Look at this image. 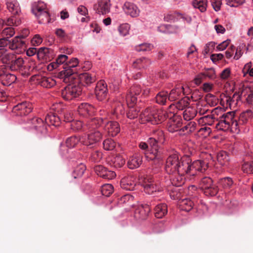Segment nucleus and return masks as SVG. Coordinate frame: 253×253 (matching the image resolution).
I'll use <instances>...</instances> for the list:
<instances>
[{
  "instance_id": "obj_56",
  "label": "nucleus",
  "mask_w": 253,
  "mask_h": 253,
  "mask_svg": "<svg viewBox=\"0 0 253 253\" xmlns=\"http://www.w3.org/2000/svg\"><path fill=\"white\" fill-rule=\"evenodd\" d=\"M102 154L101 152L96 150L93 151L89 157V160L92 162H98L101 159Z\"/></svg>"
},
{
  "instance_id": "obj_19",
  "label": "nucleus",
  "mask_w": 253,
  "mask_h": 253,
  "mask_svg": "<svg viewBox=\"0 0 253 253\" xmlns=\"http://www.w3.org/2000/svg\"><path fill=\"white\" fill-rule=\"evenodd\" d=\"M78 64V59L75 58L71 59L69 62H67L66 64L63 65V68L64 70L62 71V72H63L65 77L64 80L66 78L71 77L76 72L72 68L76 67Z\"/></svg>"
},
{
  "instance_id": "obj_22",
  "label": "nucleus",
  "mask_w": 253,
  "mask_h": 253,
  "mask_svg": "<svg viewBox=\"0 0 253 253\" xmlns=\"http://www.w3.org/2000/svg\"><path fill=\"white\" fill-rule=\"evenodd\" d=\"M104 129L109 135L115 136L120 131V125L115 121L105 122Z\"/></svg>"
},
{
  "instance_id": "obj_55",
  "label": "nucleus",
  "mask_w": 253,
  "mask_h": 253,
  "mask_svg": "<svg viewBox=\"0 0 253 253\" xmlns=\"http://www.w3.org/2000/svg\"><path fill=\"white\" fill-rule=\"evenodd\" d=\"M242 170L247 173H253V161L245 162L242 165Z\"/></svg>"
},
{
  "instance_id": "obj_43",
  "label": "nucleus",
  "mask_w": 253,
  "mask_h": 253,
  "mask_svg": "<svg viewBox=\"0 0 253 253\" xmlns=\"http://www.w3.org/2000/svg\"><path fill=\"white\" fill-rule=\"evenodd\" d=\"M218 183L224 189H229L233 185V181L230 177H226L220 179L218 181Z\"/></svg>"
},
{
  "instance_id": "obj_8",
  "label": "nucleus",
  "mask_w": 253,
  "mask_h": 253,
  "mask_svg": "<svg viewBox=\"0 0 253 253\" xmlns=\"http://www.w3.org/2000/svg\"><path fill=\"white\" fill-rule=\"evenodd\" d=\"M102 134L98 130H89L86 135L81 136V143L93 148L100 141Z\"/></svg>"
},
{
  "instance_id": "obj_18",
  "label": "nucleus",
  "mask_w": 253,
  "mask_h": 253,
  "mask_svg": "<svg viewBox=\"0 0 253 253\" xmlns=\"http://www.w3.org/2000/svg\"><path fill=\"white\" fill-rule=\"evenodd\" d=\"M111 5L110 0H97L94 9L98 14H106L110 12Z\"/></svg>"
},
{
  "instance_id": "obj_32",
  "label": "nucleus",
  "mask_w": 253,
  "mask_h": 253,
  "mask_svg": "<svg viewBox=\"0 0 253 253\" xmlns=\"http://www.w3.org/2000/svg\"><path fill=\"white\" fill-rule=\"evenodd\" d=\"M171 175L170 180L172 185L179 187L182 186L185 182V174H179L178 173L169 174Z\"/></svg>"
},
{
  "instance_id": "obj_20",
  "label": "nucleus",
  "mask_w": 253,
  "mask_h": 253,
  "mask_svg": "<svg viewBox=\"0 0 253 253\" xmlns=\"http://www.w3.org/2000/svg\"><path fill=\"white\" fill-rule=\"evenodd\" d=\"M96 173L105 179H112L116 176V173L112 170H108L102 165H97L94 167Z\"/></svg>"
},
{
  "instance_id": "obj_4",
  "label": "nucleus",
  "mask_w": 253,
  "mask_h": 253,
  "mask_svg": "<svg viewBox=\"0 0 253 253\" xmlns=\"http://www.w3.org/2000/svg\"><path fill=\"white\" fill-rule=\"evenodd\" d=\"M5 64L11 71L18 72L21 75L27 74L26 68L24 65V61L22 58H16L14 55L10 54L8 56L7 62Z\"/></svg>"
},
{
  "instance_id": "obj_30",
  "label": "nucleus",
  "mask_w": 253,
  "mask_h": 253,
  "mask_svg": "<svg viewBox=\"0 0 253 253\" xmlns=\"http://www.w3.org/2000/svg\"><path fill=\"white\" fill-rule=\"evenodd\" d=\"M252 115V111L250 110H248L242 113L239 117H236V118H237L238 129H239L242 126L245 124Z\"/></svg>"
},
{
  "instance_id": "obj_51",
  "label": "nucleus",
  "mask_w": 253,
  "mask_h": 253,
  "mask_svg": "<svg viewBox=\"0 0 253 253\" xmlns=\"http://www.w3.org/2000/svg\"><path fill=\"white\" fill-rule=\"evenodd\" d=\"M189 99L187 97H184L181 100H179L176 103L175 107L179 110H183L187 107L189 105Z\"/></svg>"
},
{
  "instance_id": "obj_36",
  "label": "nucleus",
  "mask_w": 253,
  "mask_h": 253,
  "mask_svg": "<svg viewBox=\"0 0 253 253\" xmlns=\"http://www.w3.org/2000/svg\"><path fill=\"white\" fill-rule=\"evenodd\" d=\"M135 104H127L129 109L126 113V116L127 118L132 120L138 117V113L140 112V109L137 106H134Z\"/></svg>"
},
{
  "instance_id": "obj_34",
  "label": "nucleus",
  "mask_w": 253,
  "mask_h": 253,
  "mask_svg": "<svg viewBox=\"0 0 253 253\" xmlns=\"http://www.w3.org/2000/svg\"><path fill=\"white\" fill-rule=\"evenodd\" d=\"M135 186V182L132 180L130 177L124 178L121 180L122 187L127 190H133Z\"/></svg>"
},
{
  "instance_id": "obj_27",
  "label": "nucleus",
  "mask_w": 253,
  "mask_h": 253,
  "mask_svg": "<svg viewBox=\"0 0 253 253\" xmlns=\"http://www.w3.org/2000/svg\"><path fill=\"white\" fill-rule=\"evenodd\" d=\"M26 47V43L20 37H16L9 42V48L12 50L24 49Z\"/></svg>"
},
{
  "instance_id": "obj_58",
  "label": "nucleus",
  "mask_w": 253,
  "mask_h": 253,
  "mask_svg": "<svg viewBox=\"0 0 253 253\" xmlns=\"http://www.w3.org/2000/svg\"><path fill=\"white\" fill-rule=\"evenodd\" d=\"M206 78H208L212 80L215 78V72L213 68H206L205 69L204 71L203 72Z\"/></svg>"
},
{
  "instance_id": "obj_48",
  "label": "nucleus",
  "mask_w": 253,
  "mask_h": 253,
  "mask_svg": "<svg viewBox=\"0 0 253 253\" xmlns=\"http://www.w3.org/2000/svg\"><path fill=\"white\" fill-rule=\"evenodd\" d=\"M79 142L81 143V137L73 136L68 138L66 141V146L69 148L74 147Z\"/></svg>"
},
{
  "instance_id": "obj_10",
  "label": "nucleus",
  "mask_w": 253,
  "mask_h": 253,
  "mask_svg": "<svg viewBox=\"0 0 253 253\" xmlns=\"http://www.w3.org/2000/svg\"><path fill=\"white\" fill-rule=\"evenodd\" d=\"M145 155L148 161L156 168L160 166L163 158L162 149L159 146L156 148L150 149L148 153H145Z\"/></svg>"
},
{
  "instance_id": "obj_57",
  "label": "nucleus",
  "mask_w": 253,
  "mask_h": 253,
  "mask_svg": "<svg viewBox=\"0 0 253 253\" xmlns=\"http://www.w3.org/2000/svg\"><path fill=\"white\" fill-rule=\"evenodd\" d=\"M71 128L74 130H80L83 128L84 131L86 130V126H83V123L80 121H73L70 125Z\"/></svg>"
},
{
  "instance_id": "obj_9",
  "label": "nucleus",
  "mask_w": 253,
  "mask_h": 253,
  "mask_svg": "<svg viewBox=\"0 0 253 253\" xmlns=\"http://www.w3.org/2000/svg\"><path fill=\"white\" fill-rule=\"evenodd\" d=\"M33 13L40 19L39 22L42 23L44 20L48 21L49 14L46 10V5L42 1L34 2L32 6Z\"/></svg>"
},
{
  "instance_id": "obj_29",
  "label": "nucleus",
  "mask_w": 253,
  "mask_h": 253,
  "mask_svg": "<svg viewBox=\"0 0 253 253\" xmlns=\"http://www.w3.org/2000/svg\"><path fill=\"white\" fill-rule=\"evenodd\" d=\"M54 52L52 49L47 47H41L38 49V57L44 60H49L53 56Z\"/></svg>"
},
{
  "instance_id": "obj_31",
  "label": "nucleus",
  "mask_w": 253,
  "mask_h": 253,
  "mask_svg": "<svg viewBox=\"0 0 253 253\" xmlns=\"http://www.w3.org/2000/svg\"><path fill=\"white\" fill-rule=\"evenodd\" d=\"M21 23L20 18H17L16 17L11 16L8 18L5 22L3 19H0V30L2 29L5 26H17Z\"/></svg>"
},
{
  "instance_id": "obj_33",
  "label": "nucleus",
  "mask_w": 253,
  "mask_h": 253,
  "mask_svg": "<svg viewBox=\"0 0 253 253\" xmlns=\"http://www.w3.org/2000/svg\"><path fill=\"white\" fill-rule=\"evenodd\" d=\"M155 215L158 218L164 217L168 212V207L166 204L158 205L155 208Z\"/></svg>"
},
{
  "instance_id": "obj_64",
  "label": "nucleus",
  "mask_w": 253,
  "mask_h": 253,
  "mask_svg": "<svg viewBox=\"0 0 253 253\" xmlns=\"http://www.w3.org/2000/svg\"><path fill=\"white\" fill-rule=\"evenodd\" d=\"M42 42V38L39 35H35L31 40V43L34 46L39 45Z\"/></svg>"
},
{
  "instance_id": "obj_3",
  "label": "nucleus",
  "mask_w": 253,
  "mask_h": 253,
  "mask_svg": "<svg viewBox=\"0 0 253 253\" xmlns=\"http://www.w3.org/2000/svg\"><path fill=\"white\" fill-rule=\"evenodd\" d=\"M219 122L216 125L217 129L226 131L231 128L238 129L237 118L235 116L234 112H228L223 114L219 118Z\"/></svg>"
},
{
  "instance_id": "obj_2",
  "label": "nucleus",
  "mask_w": 253,
  "mask_h": 253,
  "mask_svg": "<svg viewBox=\"0 0 253 253\" xmlns=\"http://www.w3.org/2000/svg\"><path fill=\"white\" fill-rule=\"evenodd\" d=\"M168 117V113L166 111L148 107L140 114V120L142 124L151 123L154 125L162 123Z\"/></svg>"
},
{
  "instance_id": "obj_11",
  "label": "nucleus",
  "mask_w": 253,
  "mask_h": 253,
  "mask_svg": "<svg viewBox=\"0 0 253 253\" xmlns=\"http://www.w3.org/2000/svg\"><path fill=\"white\" fill-rule=\"evenodd\" d=\"M32 110V103L25 101L14 106L12 109V112L16 116L22 117L29 114Z\"/></svg>"
},
{
  "instance_id": "obj_26",
  "label": "nucleus",
  "mask_w": 253,
  "mask_h": 253,
  "mask_svg": "<svg viewBox=\"0 0 253 253\" xmlns=\"http://www.w3.org/2000/svg\"><path fill=\"white\" fill-rule=\"evenodd\" d=\"M182 93L184 94L186 93L183 86L179 85L175 87L169 93H168V100L173 101L178 99L180 97Z\"/></svg>"
},
{
  "instance_id": "obj_15",
  "label": "nucleus",
  "mask_w": 253,
  "mask_h": 253,
  "mask_svg": "<svg viewBox=\"0 0 253 253\" xmlns=\"http://www.w3.org/2000/svg\"><path fill=\"white\" fill-rule=\"evenodd\" d=\"M169 117L170 118L167 127L169 131L174 132L177 131H180V127L182 126V122L181 119L176 115H174L172 113L168 114Z\"/></svg>"
},
{
  "instance_id": "obj_12",
  "label": "nucleus",
  "mask_w": 253,
  "mask_h": 253,
  "mask_svg": "<svg viewBox=\"0 0 253 253\" xmlns=\"http://www.w3.org/2000/svg\"><path fill=\"white\" fill-rule=\"evenodd\" d=\"M142 185L144 191L148 194H153L162 191V188L157 185L153 178L150 176H147L144 178Z\"/></svg>"
},
{
  "instance_id": "obj_63",
  "label": "nucleus",
  "mask_w": 253,
  "mask_h": 253,
  "mask_svg": "<svg viewBox=\"0 0 253 253\" xmlns=\"http://www.w3.org/2000/svg\"><path fill=\"white\" fill-rule=\"evenodd\" d=\"M147 142L149 144V146L150 147V149L156 148L157 147H159V142L157 141L155 139L153 138L152 137L149 138L147 140Z\"/></svg>"
},
{
  "instance_id": "obj_37",
  "label": "nucleus",
  "mask_w": 253,
  "mask_h": 253,
  "mask_svg": "<svg viewBox=\"0 0 253 253\" xmlns=\"http://www.w3.org/2000/svg\"><path fill=\"white\" fill-rule=\"evenodd\" d=\"M16 80V75L10 73H6L3 75L0 79L2 84L5 86H9L14 83Z\"/></svg>"
},
{
  "instance_id": "obj_40",
  "label": "nucleus",
  "mask_w": 253,
  "mask_h": 253,
  "mask_svg": "<svg viewBox=\"0 0 253 253\" xmlns=\"http://www.w3.org/2000/svg\"><path fill=\"white\" fill-rule=\"evenodd\" d=\"M168 92L166 91H162L157 94L155 98L157 103L161 105H165L167 100H168Z\"/></svg>"
},
{
  "instance_id": "obj_25",
  "label": "nucleus",
  "mask_w": 253,
  "mask_h": 253,
  "mask_svg": "<svg viewBox=\"0 0 253 253\" xmlns=\"http://www.w3.org/2000/svg\"><path fill=\"white\" fill-rule=\"evenodd\" d=\"M142 163V156L138 154H135L130 157L127 162L128 167L130 169H134L138 168Z\"/></svg>"
},
{
  "instance_id": "obj_46",
  "label": "nucleus",
  "mask_w": 253,
  "mask_h": 253,
  "mask_svg": "<svg viewBox=\"0 0 253 253\" xmlns=\"http://www.w3.org/2000/svg\"><path fill=\"white\" fill-rule=\"evenodd\" d=\"M154 136L152 137L159 142L160 144H164L165 142V135L162 130H156L154 131Z\"/></svg>"
},
{
  "instance_id": "obj_23",
  "label": "nucleus",
  "mask_w": 253,
  "mask_h": 253,
  "mask_svg": "<svg viewBox=\"0 0 253 253\" xmlns=\"http://www.w3.org/2000/svg\"><path fill=\"white\" fill-rule=\"evenodd\" d=\"M123 9L124 12L131 16L132 17H136L139 14V10L138 7L133 3L126 1L123 6Z\"/></svg>"
},
{
  "instance_id": "obj_41",
  "label": "nucleus",
  "mask_w": 253,
  "mask_h": 253,
  "mask_svg": "<svg viewBox=\"0 0 253 253\" xmlns=\"http://www.w3.org/2000/svg\"><path fill=\"white\" fill-rule=\"evenodd\" d=\"M196 116V110L193 108L188 107L183 112V117L185 120L189 121Z\"/></svg>"
},
{
  "instance_id": "obj_24",
  "label": "nucleus",
  "mask_w": 253,
  "mask_h": 253,
  "mask_svg": "<svg viewBox=\"0 0 253 253\" xmlns=\"http://www.w3.org/2000/svg\"><path fill=\"white\" fill-rule=\"evenodd\" d=\"M7 8L10 12L14 15V17L18 18L16 16L21 12L19 4L16 0H6Z\"/></svg>"
},
{
  "instance_id": "obj_17",
  "label": "nucleus",
  "mask_w": 253,
  "mask_h": 253,
  "mask_svg": "<svg viewBox=\"0 0 253 253\" xmlns=\"http://www.w3.org/2000/svg\"><path fill=\"white\" fill-rule=\"evenodd\" d=\"M80 83L84 86H91L95 85L96 80V75L94 73L84 72L80 74L79 76Z\"/></svg>"
},
{
  "instance_id": "obj_14",
  "label": "nucleus",
  "mask_w": 253,
  "mask_h": 253,
  "mask_svg": "<svg viewBox=\"0 0 253 253\" xmlns=\"http://www.w3.org/2000/svg\"><path fill=\"white\" fill-rule=\"evenodd\" d=\"M95 95L99 101H103L108 98L107 85L105 82L101 80L96 84Z\"/></svg>"
},
{
  "instance_id": "obj_13",
  "label": "nucleus",
  "mask_w": 253,
  "mask_h": 253,
  "mask_svg": "<svg viewBox=\"0 0 253 253\" xmlns=\"http://www.w3.org/2000/svg\"><path fill=\"white\" fill-rule=\"evenodd\" d=\"M135 208L134 216L138 220H146L150 212L151 209L148 205H139L136 206L132 205Z\"/></svg>"
},
{
  "instance_id": "obj_62",
  "label": "nucleus",
  "mask_w": 253,
  "mask_h": 253,
  "mask_svg": "<svg viewBox=\"0 0 253 253\" xmlns=\"http://www.w3.org/2000/svg\"><path fill=\"white\" fill-rule=\"evenodd\" d=\"M134 199V196L130 194H126L123 196L120 200L121 203L125 204L127 203H131Z\"/></svg>"
},
{
  "instance_id": "obj_47",
  "label": "nucleus",
  "mask_w": 253,
  "mask_h": 253,
  "mask_svg": "<svg viewBox=\"0 0 253 253\" xmlns=\"http://www.w3.org/2000/svg\"><path fill=\"white\" fill-rule=\"evenodd\" d=\"M85 169L86 168L84 165L83 164H80L75 168L73 173V176L75 178L82 176L83 175Z\"/></svg>"
},
{
  "instance_id": "obj_50",
  "label": "nucleus",
  "mask_w": 253,
  "mask_h": 253,
  "mask_svg": "<svg viewBox=\"0 0 253 253\" xmlns=\"http://www.w3.org/2000/svg\"><path fill=\"white\" fill-rule=\"evenodd\" d=\"M113 166L116 168H121L125 163V160L121 155H118L111 160Z\"/></svg>"
},
{
  "instance_id": "obj_38",
  "label": "nucleus",
  "mask_w": 253,
  "mask_h": 253,
  "mask_svg": "<svg viewBox=\"0 0 253 253\" xmlns=\"http://www.w3.org/2000/svg\"><path fill=\"white\" fill-rule=\"evenodd\" d=\"M68 59V56L64 54H61L58 56L55 62L51 63L48 66V69L52 70L59 67L60 65L65 63Z\"/></svg>"
},
{
  "instance_id": "obj_5",
  "label": "nucleus",
  "mask_w": 253,
  "mask_h": 253,
  "mask_svg": "<svg viewBox=\"0 0 253 253\" xmlns=\"http://www.w3.org/2000/svg\"><path fill=\"white\" fill-rule=\"evenodd\" d=\"M82 85L74 83L67 85L61 91V96L66 101H70L81 95Z\"/></svg>"
},
{
  "instance_id": "obj_39",
  "label": "nucleus",
  "mask_w": 253,
  "mask_h": 253,
  "mask_svg": "<svg viewBox=\"0 0 253 253\" xmlns=\"http://www.w3.org/2000/svg\"><path fill=\"white\" fill-rule=\"evenodd\" d=\"M217 160L222 166H225L228 164L230 158L228 153L224 151H221L217 154Z\"/></svg>"
},
{
  "instance_id": "obj_53",
  "label": "nucleus",
  "mask_w": 253,
  "mask_h": 253,
  "mask_svg": "<svg viewBox=\"0 0 253 253\" xmlns=\"http://www.w3.org/2000/svg\"><path fill=\"white\" fill-rule=\"evenodd\" d=\"M154 48V46L151 43H144L135 47V50L138 51H149Z\"/></svg>"
},
{
  "instance_id": "obj_45",
  "label": "nucleus",
  "mask_w": 253,
  "mask_h": 253,
  "mask_svg": "<svg viewBox=\"0 0 253 253\" xmlns=\"http://www.w3.org/2000/svg\"><path fill=\"white\" fill-rule=\"evenodd\" d=\"M197 126V124L193 121L187 122L185 124L184 126L180 128V131H186V132H192L195 130Z\"/></svg>"
},
{
  "instance_id": "obj_35",
  "label": "nucleus",
  "mask_w": 253,
  "mask_h": 253,
  "mask_svg": "<svg viewBox=\"0 0 253 253\" xmlns=\"http://www.w3.org/2000/svg\"><path fill=\"white\" fill-rule=\"evenodd\" d=\"M45 124L48 125H53L55 126H59L60 123V118L54 114H47L45 118Z\"/></svg>"
},
{
  "instance_id": "obj_59",
  "label": "nucleus",
  "mask_w": 253,
  "mask_h": 253,
  "mask_svg": "<svg viewBox=\"0 0 253 253\" xmlns=\"http://www.w3.org/2000/svg\"><path fill=\"white\" fill-rule=\"evenodd\" d=\"M129 29V25L127 23H125L121 25L119 27L118 30L122 36H125L128 34Z\"/></svg>"
},
{
  "instance_id": "obj_16",
  "label": "nucleus",
  "mask_w": 253,
  "mask_h": 253,
  "mask_svg": "<svg viewBox=\"0 0 253 253\" xmlns=\"http://www.w3.org/2000/svg\"><path fill=\"white\" fill-rule=\"evenodd\" d=\"M27 123L30 126L42 134L46 132V126L44 121L41 118L33 117L28 120Z\"/></svg>"
},
{
  "instance_id": "obj_54",
  "label": "nucleus",
  "mask_w": 253,
  "mask_h": 253,
  "mask_svg": "<svg viewBox=\"0 0 253 253\" xmlns=\"http://www.w3.org/2000/svg\"><path fill=\"white\" fill-rule=\"evenodd\" d=\"M113 190V186L110 184H104L102 186L101 190L102 195L106 197L109 196Z\"/></svg>"
},
{
  "instance_id": "obj_42",
  "label": "nucleus",
  "mask_w": 253,
  "mask_h": 253,
  "mask_svg": "<svg viewBox=\"0 0 253 253\" xmlns=\"http://www.w3.org/2000/svg\"><path fill=\"white\" fill-rule=\"evenodd\" d=\"M40 84L44 87L50 88L55 85L56 82L51 78L44 77L41 79Z\"/></svg>"
},
{
  "instance_id": "obj_52",
  "label": "nucleus",
  "mask_w": 253,
  "mask_h": 253,
  "mask_svg": "<svg viewBox=\"0 0 253 253\" xmlns=\"http://www.w3.org/2000/svg\"><path fill=\"white\" fill-rule=\"evenodd\" d=\"M103 145L105 150L111 151L115 148L116 143L113 139L108 138L103 141Z\"/></svg>"
},
{
  "instance_id": "obj_60",
  "label": "nucleus",
  "mask_w": 253,
  "mask_h": 253,
  "mask_svg": "<svg viewBox=\"0 0 253 253\" xmlns=\"http://www.w3.org/2000/svg\"><path fill=\"white\" fill-rule=\"evenodd\" d=\"M15 31L14 28L12 27H5L4 28L2 32V34L3 37H5L7 39L11 37L14 35Z\"/></svg>"
},
{
  "instance_id": "obj_6",
  "label": "nucleus",
  "mask_w": 253,
  "mask_h": 253,
  "mask_svg": "<svg viewBox=\"0 0 253 253\" xmlns=\"http://www.w3.org/2000/svg\"><path fill=\"white\" fill-rule=\"evenodd\" d=\"M199 187L206 196H214L218 191L217 186L213 183L210 177H203L199 182Z\"/></svg>"
},
{
  "instance_id": "obj_61",
  "label": "nucleus",
  "mask_w": 253,
  "mask_h": 253,
  "mask_svg": "<svg viewBox=\"0 0 253 253\" xmlns=\"http://www.w3.org/2000/svg\"><path fill=\"white\" fill-rule=\"evenodd\" d=\"M10 54H7L4 48H0V63L5 64L7 62L8 56Z\"/></svg>"
},
{
  "instance_id": "obj_21",
  "label": "nucleus",
  "mask_w": 253,
  "mask_h": 253,
  "mask_svg": "<svg viewBox=\"0 0 253 253\" xmlns=\"http://www.w3.org/2000/svg\"><path fill=\"white\" fill-rule=\"evenodd\" d=\"M79 114L84 117L91 116L95 112L94 107L87 103H83L78 108Z\"/></svg>"
},
{
  "instance_id": "obj_1",
  "label": "nucleus",
  "mask_w": 253,
  "mask_h": 253,
  "mask_svg": "<svg viewBox=\"0 0 253 253\" xmlns=\"http://www.w3.org/2000/svg\"><path fill=\"white\" fill-rule=\"evenodd\" d=\"M187 156L180 157L176 152L170 154L167 159L165 171L168 174L178 173L194 176L198 171L203 172L208 168V164L202 160L194 161Z\"/></svg>"
},
{
  "instance_id": "obj_7",
  "label": "nucleus",
  "mask_w": 253,
  "mask_h": 253,
  "mask_svg": "<svg viewBox=\"0 0 253 253\" xmlns=\"http://www.w3.org/2000/svg\"><path fill=\"white\" fill-rule=\"evenodd\" d=\"M142 92V95L146 96L149 94V90L148 88H142L140 85L135 84L129 89L128 93L126 96V101L127 104H135L137 97Z\"/></svg>"
},
{
  "instance_id": "obj_28",
  "label": "nucleus",
  "mask_w": 253,
  "mask_h": 253,
  "mask_svg": "<svg viewBox=\"0 0 253 253\" xmlns=\"http://www.w3.org/2000/svg\"><path fill=\"white\" fill-rule=\"evenodd\" d=\"M106 122L105 118H94L91 119L86 125L87 128L89 130H97L102 124Z\"/></svg>"
},
{
  "instance_id": "obj_44",
  "label": "nucleus",
  "mask_w": 253,
  "mask_h": 253,
  "mask_svg": "<svg viewBox=\"0 0 253 253\" xmlns=\"http://www.w3.org/2000/svg\"><path fill=\"white\" fill-rule=\"evenodd\" d=\"M193 5L195 8H198L201 12H205L207 9V0H194Z\"/></svg>"
},
{
  "instance_id": "obj_49",
  "label": "nucleus",
  "mask_w": 253,
  "mask_h": 253,
  "mask_svg": "<svg viewBox=\"0 0 253 253\" xmlns=\"http://www.w3.org/2000/svg\"><path fill=\"white\" fill-rule=\"evenodd\" d=\"M194 206V203L191 200L184 199L180 203L181 210L186 211H190Z\"/></svg>"
}]
</instances>
